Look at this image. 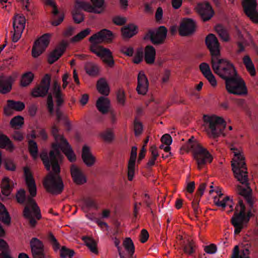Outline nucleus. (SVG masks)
<instances>
[{
	"label": "nucleus",
	"instance_id": "obj_30",
	"mask_svg": "<svg viewBox=\"0 0 258 258\" xmlns=\"http://www.w3.org/2000/svg\"><path fill=\"white\" fill-rule=\"evenodd\" d=\"M0 147L10 151L14 149V145L10 139L1 133H0Z\"/></svg>",
	"mask_w": 258,
	"mask_h": 258
},
{
	"label": "nucleus",
	"instance_id": "obj_37",
	"mask_svg": "<svg viewBox=\"0 0 258 258\" xmlns=\"http://www.w3.org/2000/svg\"><path fill=\"white\" fill-rule=\"evenodd\" d=\"M215 30L221 39L226 42L229 41V35L227 30L224 27L221 25H218L216 26Z\"/></svg>",
	"mask_w": 258,
	"mask_h": 258
},
{
	"label": "nucleus",
	"instance_id": "obj_16",
	"mask_svg": "<svg viewBox=\"0 0 258 258\" xmlns=\"http://www.w3.org/2000/svg\"><path fill=\"white\" fill-rule=\"evenodd\" d=\"M242 6L245 14L254 23H258V13L256 0H242Z\"/></svg>",
	"mask_w": 258,
	"mask_h": 258
},
{
	"label": "nucleus",
	"instance_id": "obj_14",
	"mask_svg": "<svg viewBox=\"0 0 258 258\" xmlns=\"http://www.w3.org/2000/svg\"><path fill=\"white\" fill-rule=\"evenodd\" d=\"M205 43L211 55V59L220 56V44L215 35L209 34L206 38Z\"/></svg>",
	"mask_w": 258,
	"mask_h": 258
},
{
	"label": "nucleus",
	"instance_id": "obj_50",
	"mask_svg": "<svg viewBox=\"0 0 258 258\" xmlns=\"http://www.w3.org/2000/svg\"><path fill=\"white\" fill-rule=\"evenodd\" d=\"M195 246L192 241H188L184 246V251L188 254H192L195 251Z\"/></svg>",
	"mask_w": 258,
	"mask_h": 258
},
{
	"label": "nucleus",
	"instance_id": "obj_7",
	"mask_svg": "<svg viewBox=\"0 0 258 258\" xmlns=\"http://www.w3.org/2000/svg\"><path fill=\"white\" fill-rule=\"evenodd\" d=\"M235 211L231 219V223L234 227V234L238 235L247 226L253 214L250 210L246 212L245 206L241 200H239L238 205L236 206Z\"/></svg>",
	"mask_w": 258,
	"mask_h": 258
},
{
	"label": "nucleus",
	"instance_id": "obj_60",
	"mask_svg": "<svg viewBox=\"0 0 258 258\" xmlns=\"http://www.w3.org/2000/svg\"><path fill=\"white\" fill-rule=\"evenodd\" d=\"M121 51L124 54L128 56H132L134 53V49L132 47L123 46L121 48Z\"/></svg>",
	"mask_w": 258,
	"mask_h": 258
},
{
	"label": "nucleus",
	"instance_id": "obj_6",
	"mask_svg": "<svg viewBox=\"0 0 258 258\" xmlns=\"http://www.w3.org/2000/svg\"><path fill=\"white\" fill-rule=\"evenodd\" d=\"M183 148L187 152H192L199 170H201L207 164L211 163L213 159L210 152L195 141L194 137L188 139Z\"/></svg>",
	"mask_w": 258,
	"mask_h": 258
},
{
	"label": "nucleus",
	"instance_id": "obj_49",
	"mask_svg": "<svg viewBox=\"0 0 258 258\" xmlns=\"http://www.w3.org/2000/svg\"><path fill=\"white\" fill-rule=\"evenodd\" d=\"M200 200V198H195L191 203L192 207L196 217H198L200 213V210L199 209V202Z\"/></svg>",
	"mask_w": 258,
	"mask_h": 258
},
{
	"label": "nucleus",
	"instance_id": "obj_17",
	"mask_svg": "<svg viewBox=\"0 0 258 258\" xmlns=\"http://www.w3.org/2000/svg\"><path fill=\"white\" fill-rule=\"evenodd\" d=\"M196 9L201 19L204 22L210 20L214 14L213 9L208 3H199Z\"/></svg>",
	"mask_w": 258,
	"mask_h": 258
},
{
	"label": "nucleus",
	"instance_id": "obj_18",
	"mask_svg": "<svg viewBox=\"0 0 258 258\" xmlns=\"http://www.w3.org/2000/svg\"><path fill=\"white\" fill-rule=\"evenodd\" d=\"M196 22L190 18L184 19L181 23L179 33L181 36H189L196 31Z\"/></svg>",
	"mask_w": 258,
	"mask_h": 258
},
{
	"label": "nucleus",
	"instance_id": "obj_5",
	"mask_svg": "<svg viewBox=\"0 0 258 258\" xmlns=\"http://www.w3.org/2000/svg\"><path fill=\"white\" fill-rule=\"evenodd\" d=\"M91 1L92 5L80 0L76 1L75 7L72 11L75 23L80 24L84 20V16L81 12L82 10L97 14H101L104 11L105 9L104 0H91Z\"/></svg>",
	"mask_w": 258,
	"mask_h": 258
},
{
	"label": "nucleus",
	"instance_id": "obj_57",
	"mask_svg": "<svg viewBox=\"0 0 258 258\" xmlns=\"http://www.w3.org/2000/svg\"><path fill=\"white\" fill-rule=\"evenodd\" d=\"M206 187V183H202L200 184L197 191L196 197L195 198H200L201 199L204 194Z\"/></svg>",
	"mask_w": 258,
	"mask_h": 258
},
{
	"label": "nucleus",
	"instance_id": "obj_22",
	"mask_svg": "<svg viewBox=\"0 0 258 258\" xmlns=\"http://www.w3.org/2000/svg\"><path fill=\"white\" fill-rule=\"evenodd\" d=\"M71 173L74 181L78 184H82L86 182V179L82 171L75 165H72Z\"/></svg>",
	"mask_w": 258,
	"mask_h": 258
},
{
	"label": "nucleus",
	"instance_id": "obj_20",
	"mask_svg": "<svg viewBox=\"0 0 258 258\" xmlns=\"http://www.w3.org/2000/svg\"><path fill=\"white\" fill-rule=\"evenodd\" d=\"M148 79L142 72L139 73L138 77V86L137 91L139 94L144 95L146 93L148 88Z\"/></svg>",
	"mask_w": 258,
	"mask_h": 258
},
{
	"label": "nucleus",
	"instance_id": "obj_36",
	"mask_svg": "<svg viewBox=\"0 0 258 258\" xmlns=\"http://www.w3.org/2000/svg\"><path fill=\"white\" fill-rule=\"evenodd\" d=\"M243 61L247 70L250 73L251 76H254L255 75V69L254 66L248 55H245L243 58Z\"/></svg>",
	"mask_w": 258,
	"mask_h": 258
},
{
	"label": "nucleus",
	"instance_id": "obj_13",
	"mask_svg": "<svg viewBox=\"0 0 258 258\" xmlns=\"http://www.w3.org/2000/svg\"><path fill=\"white\" fill-rule=\"evenodd\" d=\"M50 37V35L46 33L35 41L32 50L34 57H37L45 50L49 43Z\"/></svg>",
	"mask_w": 258,
	"mask_h": 258
},
{
	"label": "nucleus",
	"instance_id": "obj_24",
	"mask_svg": "<svg viewBox=\"0 0 258 258\" xmlns=\"http://www.w3.org/2000/svg\"><path fill=\"white\" fill-rule=\"evenodd\" d=\"M138 26L131 23L123 27L121 29L122 36L124 38H130L138 33Z\"/></svg>",
	"mask_w": 258,
	"mask_h": 258
},
{
	"label": "nucleus",
	"instance_id": "obj_25",
	"mask_svg": "<svg viewBox=\"0 0 258 258\" xmlns=\"http://www.w3.org/2000/svg\"><path fill=\"white\" fill-rule=\"evenodd\" d=\"M109 100L107 98L101 96L96 102V107L100 112L105 114L109 111Z\"/></svg>",
	"mask_w": 258,
	"mask_h": 258
},
{
	"label": "nucleus",
	"instance_id": "obj_33",
	"mask_svg": "<svg viewBox=\"0 0 258 258\" xmlns=\"http://www.w3.org/2000/svg\"><path fill=\"white\" fill-rule=\"evenodd\" d=\"M7 106L9 108L17 111H22L25 107V105L23 102L13 100H8Z\"/></svg>",
	"mask_w": 258,
	"mask_h": 258
},
{
	"label": "nucleus",
	"instance_id": "obj_29",
	"mask_svg": "<svg viewBox=\"0 0 258 258\" xmlns=\"http://www.w3.org/2000/svg\"><path fill=\"white\" fill-rule=\"evenodd\" d=\"M11 182H12L7 177H5L3 179L1 187L2 192L4 195L6 196L10 195L13 189V185Z\"/></svg>",
	"mask_w": 258,
	"mask_h": 258
},
{
	"label": "nucleus",
	"instance_id": "obj_32",
	"mask_svg": "<svg viewBox=\"0 0 258 258\" xmlns=\"http://www.w3.org/2000/svg\"><path fill=\"white\" fill-rule=\"evenodd\" d=\"M97 88L99 92L105 96H107L109 93L108 85L104 79H100L97 82Z\"/></svg>",
	"mask_w": 258,
	"mask_h": 258
},
{
	"label": "nucleus",
	"instance_id": "obj_34",
	"mask_svg": "<svg viewBox=\"0 0 258 258\" xmlns=\"http://www.w3.org/2000/svg\"><path fill=\"white\" fill-rule=\"evenodd\" d=\"M59 128L56 124H53L51 127V133L55 141V143L61 144L66 141L64 137L58 134Z\"/></svg>",
	"mask_w": 258,
	"mask_h": 258
},
{
	"label": "nucleus",
	"instance_id": "obj_11",
	"mask_svg": "<svg viewBox=\"0 0 258 258\" xmlns=\"http://www.w3.org/2000/svg\"><path fill=\"white\" fill-rule=\"evenodd\" d=\"M167 29L161 26L157 29H149L144 37L145 40H150L155 45L163 44L166 38Z\"/></svg>",
	"mask_w": 258,
	"mask_h": 258
},
{
	"label": "nucleus",
	"instance_id": "obj_1",
	"mask_svg": "<svg viewBox=\"0 0 258 258\" xmlns=\"http://www.w3.org/2000/svg\"><path fill=\"white\" fill-rule=\"evenodd\" d=\"M61 151L65 154L68 160L74 162L76 160V156L67 141L61 144L53 143L52 150L48 154L46 151H43L40 157L47 171L52 167L53 172H49L46 176L44 185L46 190L53 194H60L64 188V185L60 176V168L59 162L63 155Z\"/></svg>",
	"mask_w": 258,
	"mask_h": 258
},
{
	"label": "nucleus",
	"instance_id": "obj_19",
	"mask_svg": "<svg viewBox=\"0 0 258 258\" xmlns=\"http://www.w3.org/2000/svg\"><path fill=\"white\" fill-rule=\"evenodd\" d=\"M67 45V43L63 41L50 53L48 57L49 63H53L61 56L66 49Z\"/></svg>",
	"mask_w": 258,
	"mask_h": 258
},
{
	"label": "nucleus",
	"instance_id": "obj_41",
	"mask_svg": "<svg viewBox=\"0 0 258 258\" xmlns=\"http://www.w3.org/2000/svg\"><path fill=\"white\" fill-rule=\"evenodd\" d=\"M123 244L126 250L128 252L130 256H133L135 252V246L131 238L129 237L126 238Z\"/></svg>",
	"mask_w": 258,
	"mask_h": 258
},
{
	"label": "nucleus",
	"instance_id": "obj_39",
	"mask_svg": "<svg viewBox=\"0 0 258 258\" xmlns=\"http://www.w3.org/2000/svg\"><path fill=\"white\" fill-rule=\"evenodd\" d=\"M83 240L85 242L86 245L88 247L91 251L95 254H98V251L96 247L97 244L93 239L88 237H83Z\"/></svg>",
	"mask_w": 258,
	"mask_h": 258
},
{
	"label": "nucleus",
	"instance_id": "obj_58",
	"mask_svg": "<svg viewBox=\"0 0 258 258\" xmlns=\"http://www.w3.org/2000/svg\"><path fill=\"white\" fill-rule=\"evenodd\" d=\"M9 246L7 242L0 238V250L2 251V252H9Z\"/></svg>",
	"mask_w": 258,
	"mask_h": 258
},
{
	"label": "nucleus",
	"instance_id": "obj_44",
	"mask_svg": "<svg viewBox=\"0 0 258 258\" xmlns=\"http://www.w3.org/2000/svg\"><path fill=\"white\" fill-rule=\"evenodd\" d=\"M74 254L75 251L73 250L69 249L64 246L60 249V255L62 258H73Z\"/></svg>",
	"mask_w": 258,
	"mask_h": 258
},
{
	"label": "nucleus",
	"instance_id": "obj_42",
	"mask_svg": "<svg viewBox=\"0 0 258 258\" xmlns=\"http://www.w3.org/2000/svg\"><path fill=\"white\" fill-rule=\"evenodd\" d=\"M24 124V118L18 115L13 117L10 121V124L12 127L19 129Z\"/></svg>",
	"mask_w": 258,
	"mask_h": 258
},
{
	"label": "nucleus",
	"instance_id": "obj_31",
	"mask_svg": "<svg viewBox=\"0 0 258 258\" xmlns=\"http://www.w3.org/2000/svg\"><path fill=\"white\" fill-rule=\"evenodd\" d=\"M12 88L10 80L3 76L0 77V92L6 94L10 91Z\"/></svg>",
	"mask_w": 258,
	"mask_h": 258
},
{
	"label": "nucleus",
	"instance_id": "obj_10",
	"mask_svg": "<svg viewBox=\"0 0 258 258\" xmlns=\"http://www.w3.org/2000/svg\"><path fill=\"white\" fill-rule=\"evenodd\" d=\"M225 86L226 90L230 94L239 96L247 94V89L244 81L237 75L228 79Z\"/></svg>",
	"mask_w": 258,
	"mask_h": 258
},
{
	"label": "nucleus",
	"instance_id": "obj_8",
	"mask_svg": "<svg viewBox=\"0 0 258 258\" xmlns=\"http://www.w3.org/2000/svg\"><path fill=\"white\" fill-rule=\"evenodd\" d=\"M211 65L214 73L225 80V82L228 79L237 75L233 64L225 59L221 58L220 56L211 59Z\"/></svg>",
	"mask_w": 258,
	"mask_h": 258
},
{
	"label": "nucleus",
	"instance_id": "obj_45",
	"mask_svg": "<svg viewBox=\"0 0 258 258\" xmlns=\"http://www.w3.org/2000/svg\"><path fill=\"white\" fill-rule=\"evenodd\" d=\"M86 73L90 76H95L98 73L97 67L92 63H87L85 66Z\"/></svg>",
	"mask_w": 258,
	"mask_h": 258
},
{
	"label": "nucleus",
	"instance_id": "obj_38",
	"mask_svg": "<svg viewBox=\"0 0 258 258\" xmlns=\"http://www.w3.org/2000/svg\"><path fill=\"white\" fill-rule=\"evenodd\" d=\"M29 151L33 157V159L36 160L38 156V150L37 143L34 140H30L28 142Z\"/></svg>",
	"mask_w": 258,
	"mask_h": 258
},
{
	"label": "nucleus",
	"instance_id": "obj_63",
	"mask_svg": "<svg viewBox=\"0 0 258 258\" xmlns=\"http://www.w3.org/2000/svg\"><path fill=\"white\" fill-rule=\"evenodd\" d=\"M148 238H149V233H148V231L145 229H142L141 231V233L140 240H141V242H142V243L146 242L147 241Z\"/></svg>",
	"mask_w": 258,
	"mask_h": 258
},
{
	"label": "nucleus",
	"instance_id": "obj_12",
	"mask_svg": "<svg viewBox=\"0 0 258 258\" xmlns=\"http://www.w3.org/2000/svg\"><path fill=\"white\" fill-rule=\"evenodd\" d=\"M51 82L50 75L45 74L39 84L37 85L31 91V95L35 98L44 97L48 93Z\"/></svg>",
	"mask_w": 258,
	"mask_h": 258
},
{
	"label": "nucleus",
	"instance_id": "obj_61",
	"mask_svg": "<svg viewBox=\"0 0 258 258\" xmlns=\"http://www.w3.org/2000/svg\"><path fill=\"white\" fill-rule=\"evenodd\" d=\"M204 250L207 253L213 254L216 252L217 247L215 244H211L205 246Z\"/></svg>",
	"mask_w": 258,
	"mask_h": 258
},
{
	"label": "nucleus",
	"instance_id": "obj_47",
	"mask_svg": "<svg viewBox=\"0 0 258 258\" xmlns=\"http://www.w3.org/2000/svg\"><path fill=\"white\" fill-rule=\"evenodd\" d=\"M134 127L136 136H138L142 134L143 128V124L137 118L134 120Z\"/></svg>",
	"mask_w": 258,
	"mask_h": 258
},
{
	"label": "nucleus",
	"instance_id": "obj_56",
	"mask_svg": "<svg viewBox=\"0 0 258 258\" xmlns=\"http://www.w3.org/2000/svg\"><path fill=\"white\" fill-rule=\"evenodd\" d=\"M161 141L164 144L170 145L172 143V140L170 135L166 134L162 136Z\"/></svg>",
	"mask_w": 258,
	"mask_h": 258
},
{
	"label": "nucleus",
	"instance_id": "obj_35",
	"mask_svg": "<svg viewBox=\"0 0 258 258\" xmlns=\"http://www.w3.org/2000/svg\"><path fill=\"white\" fill-rule=\"evenodd\" d=\"M0 220L7 224L9 225L11 223L10 216L6 209L5 207L0 202Z\"/></svg>",
	"mask_w": 258,
	"mask_h": 258
},
{
	"label": "nucleus",
	"instance_id": "obj_26",
	"mask_svg": "<svg viewBox=\"0 0 258 258\" xmlns=\"http://www.w3.org/2000/svg\"><path fill=\"white\" fill-rule=\"evenodd\" d=\"M156 51L153 46L148 45L145 48V59L148 64L154 63L155 59Z\"/></svg>",
	"mask_w": 258,
	"mask_h": 258
},
{
	"label": "nucleus",
	"instance_id": "obj_3",
	"mask_svg": "<svg viewBox=\"0 0 258 258\" xmlns=\"http://www.w3.org/2000/svg\"><path fill=\"white\" fill-rule=\"evenodd\" d=\"M112 37L113 33L111 31L104 29L89 38V41L91 43L90 50L100 57L102 61L110 68H112L114 65L111 51L107 48L99 46L98 44L103 42H111Z\"/></svg>",
	"mask_w": 258,
	"mask_h": 258
},
{
	"label": "nucleus",
	"instance_id": "obj_28",
	"mask_svg": "<svg viewBox=\"0 0 258 258\" xmlns=\"http://www.w3.org/2000/svg\"><path fill=\"white\" fill-rule=\"evenodd\" d=\"M249 251L247 248L240 250L238 245H235L233 248L231 258H249Z\"/></svg>",
	"mask_w": 258,
	"mask_h": 258
},
{
	"label": "nucleus",
	"instance_id": "obj_15",
	"mask_svg": "<svg viewBox=\"0 0 258 258\" xmlns=\"http://www.w3.org/2000/svg\"><path fill=\"white\" fill-rule=\"evenodd\" d=\"M30 246L33 258H47L44 252V245L40 239L33 237L30 240Z\"/></svg>",
	"mask_w": 258,
	"mask_h": 258
},
{
	"label": "nucleus",
	"instance_id": "obj_40",
	"mask_svg": "<svg viewBox=\"0 0 258 258\" xmlns=\"http://www.w3.org/2000/svg\"><path fill=\"white\" fill-rule=\"evenodd\" d=\"M34 75L30 72H27L24 74L21 80V84L23 87H26L29 85L33 80Z\"/></svg>",
	"mask_w": 258,
	"mask_h": 258
},
{
	"label": "nucleus",
	"instance_id": "obj_62",
	"mask_svg": "<svg viewBox=\"0 0 258 258\" xmlns=\"http://www.w3.org/2000/svg\"><path fill=\"white\" fill-rule=\"evenodd\" d=\"M14 32L12 36V41L14 42H17L20 38L23 31L18 30L17 29H14Z\"/></svg>",
	"mask_w": 258,
	"mask_h": 258
},
{
	"label": "nucleus",
	"instance_id": "obj_23",
	"mask_svg": "<svg viewBox=\"0 0 258 258\" xmlns=\"http://www.w3.org/2000/svg\"><path fill=\"white\" fill-rule=\"evenodd\" d=\"M82 158L88 167L92 166L96 161L95 157L90 152L89 147L86 145L84 146L82 149Z\"/></svg>",
	"mask_w": 258,
	"mask_h": 258
},
{
	"label": "nucleus",
	"instance_id": "obj_54",
	"mask_svg": "<svg viewBox=\"0 0 258 258\" xmlns=\"http://www.w3.org/2000/svg\"><path fill=\"white\" fill-rule=\"evenodd\" d=\"M56 98V107H60L64 102L63 95L61 92L54 94Z\"/></svg>",
	"mask_w": 258,
	"mask_h": 258
},
{
	"label": "nucleus",
	"instance_id": "obj_59",
	"mask_svg": "<svg viewBox=\"0 0 258 258\" xmlns=\"http://www.w3.org/2000/svg\"><path fill=\"white\" fill-rule=\"evenodd\" d=\"M104 139L107 141H111L113 138V134L110 130H107L102 135Z\"/></svg>",
	"mask_w": 258,
	"mask_h": 258
},
{
	"label": "nucleus",
	"instance_id": "obj_46",
	"mask_svg": "<svg viewBox=\"0 0 258 258\" xmlns=\"http://www.w3.org/2000/svg\"><path fill=\"white\" fill-rule=\"evenodd\" d=\"M47 238L54 251H57L59 249L60 244L52 233L50 232L48 234Z\"/></svg>",
	"mask_w": 258,
	"mask_h": 258
},
{
	"label": "nucleus",
	"instance_id": "obj_55",
	"mask_svg": "<svg viewBox=\"0 0 258 258\" xmlns=\"http://www.w3.org/2000/svg\"><path fill=\"white\" fill-rule=\"evenodd\" d=\"M117 99L118 103L124 104L125 102V93L122 90H119L117 93Z\"/></svg>",
	"mask_w": 258,
	"mask_h": 258
},
{
	"label": "nucleus",
	"instance_id": "obj_51",
	"mask_svg": "<svg viewBox=\"0 0 258 258\" xmlns=\"http://www.w3.org/2000/svg\"><path fill=\"white\" fill-rule=\"evenodd\" d=\"M143 58V51L141 49H138L135 55L133 62L135 63L138 64L141 62Z\"/></svg>",
	"mask_w": 258,
	"mask_h": 258
},
{
	"label": "nucleus",
	"instance_id": "obj_53",
	"mask_svg": "<svg viewBox=\"0 0 258 258\" xmlns=\"http://www.w3.org/2000/svg\"><path fill=\"white\" fill-rule=\"evenodd\" d=\"M56 121L57 123H59L60 121H62L67 116L60 110V107H56L55 109Z\"/></svg>",
	"mask_w": 258,
	"mask_h": 258
},
{
	"label": "nucleus",
	"instance_id": "obj_21",
	"mask_svg": "<svg viewBox=\"0 0 258 258\" xmlns=\"http://www.w3.org/2000/svg\"><path fill=\"white\" fill-rule=\"evenodd\" d=\"M137 155V148L136 146H133L132 148L130 158L128 163V178L130 181L132 180L134 175Z\"/></svg>",
	"mask_w": 258,
	"mask_h": 258
},
{
	"label": "nucleus",
	"instance_id": "obj_9",
	"mask_svg": "<svg viewBox=\"0 0 258 258\" xmlns=\"http://www.w3.org/2000/svg\"><path fill=\"white\" fill-rule=\"evenodd\" d=\"M203 119L208 134L214 138L218 137L226 127V123L222 117L204 115Z\"/></svg>",
	"mask_w": 258,
	"mask_h": 258
},
{
	"label": "nucleus",
	"instance_id": "obj_27",
	"mask_svg": "<svg viewBox=\"0 0 258 258\" xmlns=\"http://www.w3.org/2000/svg\"><path fill=\"white\" fill-rule=\"evenodd\" d=\"M26 19L24 16L16 15L13 21L14 29L23 31L25 27Z\"/></svg>",
	"mask_w": 258,
	"mask_h": 258
},
{
	"label": "nucleus",
	"instance_id": "obj_2",
	"mask_svg": "<svg viewBox=\"0 0 258 258\" xmlns=\"http://www.w3.org/2000/svg\"><path fill=\"white\" fill-rule=\"evenodd\" d=\"M24 173L26 183L30 197L27 198L26 191L21 188L17 192L16 198L17 202L20 204H27L28 205H26L23 210V216L28 220L30 226L32 227H34L37 221L32 215V212L37 220H39L41 218L40 208L32 198L36 195V186L32 175L29 173L28 169L24 170Z\"/></svg>",
	"mask_w": 258,
	"mask_h": 258
},
{
	"label": "nucleus",
	"instance_id": "obj_43",
	"mask_svg": "<svg viewBox=\"0 0 258 258\" xmlns=\"http://www.w3.org/2000/svg\"><path fill=\"white\" fill-rule=\"evenodd\" d=\"M90 29L86 28L73 37L71 39V41L73 42L79 41L89 35L90 33Z\"/></svg>",
	"mask_w": 258,
	"mask_h": 258
},
{
	"label": "nucleus",
	"instance_id": "obj_52",
	"mask_svg": "<svg viewBox=\"0 0 258 258\" xmlns=\"http://www.w3.org/2000/svg\"><path fill=\"white\" fill-rule=\"evenodd\" d=\"M112 21L117 26H122L126 22V19L125 17L116 16L113 18Z\"/></svg>",
	"mask_w": 258,
	"mask_h": 258
},
{
	"label": "nucleus",
	"instance_id": "obj_64",
	"mask_svg": "<svg viewBox=\"0 0 258 258\" xmlns=\"http://www.w3.org/2000/svg\"><path fill=\"white\" fill-rule=\"evenodd\" d=\"M205 77L209 81L212 86L215 87L217 85V81L212 73Z\"/></svg>",
	"mask_w": 258,
	"mask_h": 258
},
{
	"label": "nucleus",
	"instance_id": "obj_4",
	"mask_svg": "<svg viewBox=\"0 0 258 258\" xmlns=\"http://www.w3.org/2000/svg\"><path fill=\"white\" fill-rule=\"evenodd\" d=\"M235 156L237 160L232 161L231 166L235 178L242 184H245L246 188L238 185L236 187V192L239 195L243 197L250 206H252L253 202L251 196V190L248 185V177L247 168L244 158L237 152H235Z\"/></svg>",
	"mask_w": 258,
	"mask_h": 258
},
{
	"label": "nucleus",
	"instance_id": "obj_48",
	"mask_svg": "<svg viewBox=\"0 0 258 258\" xmlns=\"http://www.w3.org/2000/svg\"><path fill=\"white\" fill-rule=\"evenodd\" d=\"M200 70L204 77L212 73L209 65L206 62H202L200 65Z\"/></svg>",
	"mask_w": 258,
	"mask_h": 258
}]
</instances>
